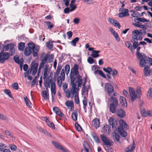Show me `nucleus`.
<instances>
[{
	"mask_svg": "<svg viewBox=\"0 0 152 152\" xmlns=\"http://www.w3.org/2000/svg\"><path fill=\"white\" fill-rule=\"evenodd\" d=\"M120 101L122 106L124 107H127V102L125 98L123 96L120 97Z\"/></svg>",
	"mask_w": 152,
	"mask_h": 152,
	"instance_id": "obj_15",
	"label": "nucleus"
},
{
	"mask_svg": "<svg viewBox=\"0 0 152 152\" xmlns=\"http://www.w3.org/2000/svg\"><path fill=\"white\" fill-rule=\"evenodd\" d=\"M28 46L27 47H29L31 50H33L36 48L34 44L32 42L28 43Z\"/></svg>",
	"mask_w": 152,
	"mask_h": 152,
	"instance_id": "obj_47",
	"label": "nucleus"
},
{
	"mask_svg": "<svg viewBox=\"0 0 152 152\" xmlns=\"http://www.w3.org/2000/svg\"><path fill=\"white\" fill-rule=\"evenodd\" d=\"M10 55L7 52L3 53L1 52L0 53V63H3L4 62L5 60H7L9 57Z\"/></svg>",
	"mask_w": 152,
	"mask_h": 152,
	"instance_id": "obj_8",
	"label": "nucleus"
},
{
	"mask_svg": "<svg viewBox=\"0 0 152 152\" xmlns=\"http://www.w3.org/2000/svg\"><path fill=\"white\" fill-rule=\"evenodd\" d=\"M7 147V145L1 143L0 144V151H3L5 148Z\"/></svg>",
	"mask_w": 152,
	"mask_h": 152,
	"instance_id": "obj_49",
	"label": "nucleus"
},
{
	"mask_svg": "<svg viewBox=\"0 0 152 152\" xmlns=\"http://www.w3.org/2000/svg\"><path fill=\"white\" fill-rule=\"evenodd\" d=\"M14 60L16 63L18 64H20V62H19V58L18 56H15L14 57Z\"/></svg>",
	"mask_w": 152,
	"mask_h": 152,
	"instance_id": "obj_57",
	"label": "nucleus"
},
{
	"mask_svg": "<svg viewBox=\"0 0 152 152\" xmlns=\"http://www.w3.org/2000/svg\"><path fill=\"white\" fill-rule=\"evenodd\" d=\"M115 22L114 23L113 25H114L115 26H117L118 27V29H120V28L121 26L119 23L116 20H115Z\"/></svg>",
	"mask_w": 152,
	"mask_h": 152,
	"instance_id": "obj_64",
	"label": "nucleus"
},
{
	"mask_svg": "<svg viewBox=\"0 0 152 152\" xmlns=\"http://www.w3.org/2000/svg\"><path fill=\"white\" fill-rule=\"evenodd\" d=\"M131 12H133L131 15L133 17H138L141 16V15L138 12H135L133 11H131Z\"/></svg>",
	"mask_w": 152,
	"mask_h": 152,
	"instance_id": "obj_41",
	"label": "nucleus"
},
{
	"mask_svg": "<svg viewBox=\"0 0 152 152\" xmlns=\"http://www.w3.org/2000/svg\"><path fill=\"white\" fill-rule=\"evenodd\" d=\"M128 88L129 92L131 97V102H133L135 100L136 98L137 97L135 90L134 88L130 87H129Z\"/></svg>",
	"mask_w": 152,
	"mask_h": 152,
	"instance_id": "obj_9",
	"label": "nucleus"
},
{
	"mask_svg": "<svg viewBox=\"0 0 152 152\" xmlns=\"http://www.w3.org/2000/svg\"><path fill=\"white\" fill-rule=\"evenodd\" d=\"M9 147L13 151H15L17 149V146L15 145H11Z\"/></svg>",
	"mask_w": 152,
	"mask_h": 152,
	"instance_id": "obj_62",
	"label": "nucleus"
},
{
	"mask_svg": "<svg viewBox=\"0 0 152 152\" xmlns=\"http://www.w3.org/2000/svg\"><path fill=\"white\" fill-rule=\"evenodd\" d=\"M104 89L108 95L111 97L108 99L110 102L109 109L112 113H114L118 106V101L116 98L113 96H115V94L114 92V88L110 84L106 83L105 84Z\"/></svg>",
	"mask_w": 152,
	"mask_h": 152,
	"instance_id": "obj_2",
	"label": "nucleus"
},
{
	"mask_svg": "<svg viewBox=\"0 0 152 152\" xmlns=\"http://www.w3.org/2000/svg\"><path fill=\"white\" fill-rule=\"evenodd\" d=\"M4 92L6 94L9 96L10 98H13L11 93L9 89H5L4 90Z\"/></svg>",
	"mask_w": 152,
	"mask_h": 152,
	"instance_id": "obj_40",
	"label": "nucleus"
},
{
	"mask_svg": "<svg viewBox=\"0 0 152 152\" xmlns=\"http://www.w3.org/2000/svg\"><path fill=\"white\" fill-rule=\"evenodd\" d=\"M92 137L95 141L97 143H99L100 142V141L98 137L96 135V134H92Z\"/></svg>",
	"mask_w": 152,
	"mask_h": 152,
	"instance_id": "obj_44",
	"label": "nucleus"
},
{
	"mask_svg": "<svg viewBox=\"0 0 152 152\" xmlns=\"http://www.w3.org/2000/svg\"><path fill=\"white\" fill-rule=\"evenodd\" d=\"M47 60V57H45L42 60V61L39 65V67L38 72V74H39V73L41 69L43 68L44 65L45 64Z\"/></svg>",
	"mask_w": 152,
	"mask_h": 152,
	"instance_id": "obj_16",
	"label": "nucleus"
},
{
	"mask_svg": "<svg viewBox=\"0 0 152 152\" xmlns=\"http://www.w3.org/2000/svg\"><path fill=\"white\" fill-rule=\"evenodd\" d=\"M94 73L96 75L98 74L100 75L103 77L105 78H106V76L103 73V72L101 70H96L94 72Z\"/></svg>",
	"mask_w": 152,
	"mask_h": 152,
	"instance_id": "obj_25",
	"label": "nucleus"
},
{
	"mask_svg": "<svg viewBox=\"0 0 152 152\" xmlns=\"http://www.w3.org/2000/svg\"><path fill=\"white\" fill-rule=\"evenodd\" d=\"M132 39L131 40L134 41H141L142 39V35L139 34V31L135 30L133 31L132 32Z\"/></svg>",
	"mask_w": 152,
	"mask_h": 152,
	"instance_id": "obj_5",
	"label": "nucleus"
},
{
	"mask_svg": "<svg viewBox=\"0 0 152 152\" xmlns=\"http://www.w3.org/2000/svg\"><path fill=\"white\" fill-rule=\"evenodd\" d=\"M77 90H76V92L74 94L72 93V98L73 97V96L74 95V98L75 102L77 104H78L79 103V101L78 97V94L77 92Z\"/></svg>",
	"mask_w": 152,
	"mask_h": 152,
	"instance_id": "obj_19",
	"label": "nucleus"
},
{
	"mask_svg": "<svg viewBox=\"0 0 152 152\" xmlns=\"http://www.w3.org/2000/svg\"><path fill=\"white\" fill-rule=\"evenodd\" d=\"M65 104L67 107H72V105H73V102L68 101L66 102L65 103Z\"/></svg>",
	"mask_w": 152,
	"mask_h": 152,
	"instance_id": "obj_51",
	"label": "nucleus"
},
{
	"mask_svg": "<svg viewBox=\"0 0 152 152\" xmlns=\"http://www.w3.org/2000/svg\"><path fill=\"white\" fill-rule=\"evenodd\" d=\"M70 88V91H69L68 90L64 91L66 94V97L68 98L71 97L72 98V93L71 92V89Z\"/></svg>",
	"mask_w": 152,
	"mask_h": 152,
	"instance_id": "obj_34",
	"label": "nucleus"
},
{
	"mask_svg": "<svg viewBox=\"0 0 152 152\" xmlns=\"http://www.w3.org/2000/svg\"><path fill=\"white\" fill-rule=\"evenodd\" d=\"M52 144L58 149H60V148L63 146L59 145L57 142L53 141L52 142Z\"/></svg>",
	"mask_w": 152,
	"mask_h": 152,
	"instance_id": "obj_35",
	"label": "nucleus"
},
{
	"mask_svg": "<svg viewBox=\"0 0 152 152\" xmlns=\"http://www.w3.org/2000/svg\"><path fill=\"white\" fill-rule=\"evenodd\" d=\"M38 66V64L34 61L31 63V72L32 75H34L36 74Z\"/></svg>",
	"mask_w": 152,
	"mask_h": 152,
	"instance_id": "obj_7",
	"label": "nucleus"
},
{
	"mask_svg": "<svg viewBox=\"0 0 152 152\" xmlns=\"http://www.w3.org/2000/svg\"><path fill=\"white\" fill-rule=\"evenodd\" d=\"M25 47V43L23 42H20L18 45V50L21 51H23Z\"/></svg>",
	"mask_w": 152,
	"mask_h": 152,
	"instance_id": "obj_23",
	"label": "nucleus"
},
{
	"mask_svg": "<svg viewBox=\"0 0 152 152\" xmlns=\"http://www.w3.org/2000/svg\"><path fill=\"white\" fill-rule=\"evenodd\" d=\"M83 108L85 110V111L86 112V106L87 105V100L86 99V96H83Z\"/></svg>",
	"mask_w": 152,
	"mask_h": 152,
	"instance_id": "obj_24",
	"label": "nucleus"
},
{
	"mask_svg": "<svg viewBox=\"0 0 152 152\" xmlns=\"http://www.w3.org/2000/svg\"><path fill=\"white\" fill-rule=\"evenodd\" d=\"M54 41L51 42V41H49L46 43L47 47L49 49H51L53 48V42H54Z\"/></svg>",
	"mask_w": 152,
	"mask_h": 152,
	"instance_id": "obj_39",
	"label": "nucleus"
},
{
	"mask_svg": "<svg viewBox=\"0 0 152 152\" xmlns=\"http://www.w3.org/2000/svg\"><path fill=\"white\" fill-rule=\"evenodd\" d=\"M87 61L88 63L90 64H93L94 62V59L91 57H88V58Z\"/></svg>",
	"mask_w": 152,
	"mask_h": 152,
	"instance_id": "obj_61",
	"label": "nucleus"
},
{
	"mask_svg": "<svg viewBox=\"0 0 152 152\" xmlns=\"http://www.w3.org/2000/svg\"><path fill=\"white\" fill-rule=\"evenodd\" d=\"M78 66L75 64L71 70L70 78L72 86L71 92L74 94L79 87H80L82 83V77L79 74L78 71Z\"/></svg>",
	"mask_w": 152,
	"mask_h": 152,
	"instance_id": "obj_1",
	"label": "nucleus"
},
{
	"mask_svg": "<svg viewBox=\"0 0 152 152\" xmlns=\"http://www.w3.org/2000/svg\"><path fill=\"white\" fill-rule=\"evenodd\" d=\"M45 23L47 25L48 29L52 28L53 26V23L50 21H45Z\"/></svg>",
	"mask_w": 152,
	"mask_h": 152,
	"instance_id": "obj_38",
	"label": "nucleus"
},
{
	"mask_svg": "<svg viewBox=\"0 0 152 152\" xmlns=\"http://www.w3.org/2000/svg\"><path fill=\"white\" fill-rule=\"evenodd\" d=\"M47 58L48 62L50 63L53 60L54 58V55L52 54H50L48 56Z\"/></svg>",
	"mask_w": 152,
	"mask_h": 152,
	"instance_id": "obj_42",
	"label": "nucleus"
},
{
	"mask_svg": "<svg viewBox=\"0 0 152 152\" xmlns=\"http://www.w3.org/2000/svg\"><path fill=\"white\" fill-rule=\"evenodd\" d=\"M145 29H141L140 31H139V34H140L142 36V35H144L146 34V32L145 30Z\"/></svg>",
	"mask_w": 152,
	"mask_h": 152,
	"instance_id": "obj_63",
	"label": "nucleus"
},
{
	"mask_svg": "<svg viewBox=\"0 0 152 152\" xmlns=\"http://www.w3.org/2000/svg\"><path fill=\"white\" fill-rule=\"evenodd\" d=\"M136 55L140 61L139 65L141 67H144L146 64L152 65V59L147 57L143 53H140L139 51L140 49V47L136 48Z\"/></svg>",
	"mask_w": 152,
	"mask_h": 152,
	"instance_id": "obj_3",
	"label": "nucleus"
},
{
	"mask_svg": "<svg viewBox=\"0 0 152 152\" xmlns=\"http://www.w3.org/2000/svg\"><path fill=\"white\" fill-rule=\"evenodd\" d=\"M113 136L115 140L117 142L119 140L120 137L118 133L114 132Z\"/></svg>",
	"mask_w": 152,
	"mask_h": 152,
	"instance_id": "obj_52",
	"label": "nucleus"
},
{
	"mask_svg": "<svg viewBox=\"0 0 152 152\" xmlns=\"http://www.w3.org/2000/svg\"><path fill=\"white\" fill-rule=\"evenodd\" d=\"M14 46V45L13 44H10V52L12 56L14 55L15 53V50Z\"/></svg>",
	"mask_w": 152,
	"mask_h": 152,
	"instance_id": "obj_22",
	"label": "nucleus"
},
{
	"mask_svg": "<svg viewBox=\"0 0 152 152\" xmlns=\"http://www.w3.org/2000/svg\"><path fill=\"white\" fill-rule=\"evenodd\" d=\"M119 123L120 126L118 127V132L121 136L125 137L126 136L127 134L124 130H126L128 129V126L123 119H121L119 121Z\"/></svg>",
	"mask_w": 152,
	"mask_h": 152,
	"instance_id": "obj_4",
	"label": "nucleus"
},
{
	"mask_svg": "<svg viewBox=\"0 0 152 152\" xmlns=\"http://www.w3.org/2000/svg\"><path fill=\"white\" fill-rule=\"evenodd\" d=\"M75 126L76 129L78 131L80 132L82 130V128L78 124V123L76 122L75 124Z\"/></svg>",
	"mask_w": 152,
	"mask_h": 152,
	"instance_id": "obj_50",
	"label": "nucleus"
},
{
	"mask_svg": "<svg viewBox=\"0 0 152 152\" xmlns=\"http://www.w3.org/2000/svg\"><path fill=\"white\" fill-rule=\"evenodd\" d=\"M32 53V50L29 47H26L24 50V54L26 56H30Z\"/></svg>",
	"mask_w": 152,
	"mask_h": 152,
	"instance_id": "obj_20",
	"label": "nucleus"
},
{
	"mask_svg": "<svg viewBox=\"0 0 152 152\" xmlns=\"http://www.w3.org/2000/svg\"><path fill=\"white\" fill-rule=\"evenodd\" d=\"M92 125L96 128H98L100 125L99 120L97 118H95L92 121Z\"/></svg>",
	"mask_w": 152,
	"mask_h": 152,
	"instance_id": "obj_14",
	"label": "nucleus"
},
{
	"mask_svg": "<svg viewBox=\"0 0 152 152\" xmlns=\"http://www.w3.org/2000/svg\"><path fill=\"white\" fill-rule=\"evenodd\" d=\"M148 65L151 66L152 65L146 64V65L144 66H145L144 69V75L145 77L150 76V68L149 66H147Z\"/></svg>",
	"mask_w": 152,
	"mask_h": 152,
	"instance_id": "obj_13",
	"label": "nucleus"
},
{
	"mask_svg": "<svg viewBox=\"0 0 152 152\" xmlns=\"http://www.w3.org/2000/svg\"><path fill=\"white\" fill-rule=\"evenodd\" d=\"M109 124L111 126L112 128L115 129L116 128L117 123L116 121L113 118L110 117L108 120Z\"/></svg>",
	"mask_w": 152,
	"mask_h": 152,
	"instance_id": "obj_12",
	"label": "nucleus"
},
{
	"mask_svg": "<svg viewBox=\"0 0 152 152\" xmlns=\"http://www.w3.org/2000/svg\"><path fill=\"white\" fill-rule=\"evenodd\" d=\"M100 52V50H93L92 51V53L91 55V56L93 58H97L100 55L98 54V53H99Z\"/></svg>",
	"mask_w": 152,
	"mask_h": 152,
	"instance_id": "obj_21",
	"label": "nucleus"
},
{
	"mask_svg": "<svg viewBox=\"0 0 152 152\" xmlns=\"http://www.w3.org/2000/svg\"><path fill=\"white\" fill-rule=\"evenodd\" d=\"M141 113L142 115L144 117H146L148 116L150 117L152 116V113L149 110L146 111H145V110H142Z\"/></svg>",
	"mask_w": 152,
	"mask_h": 152,
	"instance_id": "obj_18",
	"label": "nucleus"
},
{
	"mask_svg": "<svg viewBox=\"0 0 152 152\" xmlns=\"http://www.w3.org/2000/svg\"><path fill=\"white\" fill-rule=\"evenodd\" d=\"M70 8L71 12L75 10L77 8V6L75 4H70Z\"/></svg>",
	"mask_w": 152,
	"mask_h": 152,
	"instance_id": "obj_53",
	"label": "nucleus"
},
{
	"mask_svg": "<svg viewBox=\"0 0 152 152\" xmlns=\"http://www.w3.org/2000/svg\"><path fill=\"white\" fill-rule=\"evenodd\" d=\"M42 96L45 99H49V94L48 92L46 91H42Z\"/></svg>",
	"mask_w": 152,
	"mask_h": 152,
	"instance_id": "obj_31",
	"label": "nucleus"
},
{
	"mask_svg": "<svg viewBox=\"0 0 152 152\" xmlns=\"http://www.w3.org/2000/svg\"><path fill=\"white\" fill-rule=\"evenodd\" d=\"M77 116L78 113L77 111H75L72 113V117L74 121H76L77 120Z\"/></svg>",
	"mask_w": 152,
	"mask_h": 152,
	"instance_id": "obj_33",
	"label": "nucleus"
},
{
	"mask_svg": "<svg viewBox=\"0 0 152 152\" xmlns=\"http://www.w3.org/2000/svg\"><path fill=\"white\" fill-rule=\"evenodd\" d=\"M61 76H58L57 77V83L59 86L61 87L62 85V81L64 80L65 74L64 70V69L61 70Z\"/></svg>",
	"mask_w": 152,
	"mask_h": 152,
	"instance_id": "obj_6",
	"label": "nucleus"
},
{
	"mask_svg": "<svg viewBox=\"0 0 152 152\" xmlns=\"http://www.w3.org/2000/svg\"><path fill=\"white\" fill-rule=\"evenodd\" d=\"M134 150V147L132 148L131 145H130L126 148V152H133Z\"/></svg>",
	"mask_w": 152,
	"mask_h": 152,
	"instance_id": "obj_48",
	"label": "nucleus"
},
{
	"mask_svg": "<svg viewBox=\"0 0 152 152\" xmlns=\"http://www.w3.org/2000/svg\"><path fill=\"white\" fill-rule=\"evenodd\" d=\"M119 11L120 12H121L118 14V16L120 18H122L129 15V14L128 13L129 10L127 9L124 8L120 9Z\"/></svg>",
	"mask_w": 152,
	"mask_h": 152,
	"instance_id": "obj_11",
	"label": "nucleus"
},
{
	"mask_svg": "<svg viewBox=\"0 0 152 152\" xmlns=\"http://www.w3.org/2000/svg\"><path fill=\"white\" fill-rule=\"evenodd\" d=\"M56 115L59 116L61 117H63L64 116V114L62 113L60 110L57 113H56Z\"/></svg>",
	"mask_w": 152,
	"mask_h": 152,
	"instance_id": "obj_55",
	"label": "nucleus"
},
{
	"mask_svg": "<svg viewBox=\"0 0 152 152\" xmlns=\"http://www.w3.org/2000/svg\"><path fill=\"white\" fill-rule=\"evenodd\" d=\"M12 87L15 90H18V83H14L12 85Z\"/></svg>",
	"mask_w": 152,
	"mask_h": 152,
	"instance_id": "obj_54",
	"label": "nucleus"
},
{
	"mask_svg": "<svg viewBox=\"0 0 152 152\" xmlns=\"http://www.w3.org/2000/svg\"><path fill=\"white\" fill-rule=\"evenodd\" d=\"M103 70L104 72L108 73H110L112 71V68L109 67H107L106 68H103Z\"/></svg>",
	"mask_w": 152,
	"mask_h": 152,
	"instance_id": "obj_46",
	"label": "nucleus"
},
{
	"mask_svg": "<svg viewBox=\"0 0 152 152\" xmlns=\"http://www.w3.org/2000/svg\"><path fill=\"white\" fill-rule=\"evenodd\" d=\"M110 131V128L107 126V125L104 126L103 128V131L106 134H109Z\"/></svg>",
	"mask_w": 152,
	"mask_h": 152,
	"instance_id": "obj_29",
	"label": "nucleus"
},
{
	"mask_svg": "<svg viewBox=\"0 0 152 152\" xmlns=\"http://www.w3.org/2000/svg\"><path fill=\"white\" fill-rule=\"evenodd\" d=\"M105 149L106 151L110 152H113V150L112 148L109 146H106Z\"/></svg>",
	"mask_w": 152,
	"mask_h": 152,
	"instance_id": "obj_59",
	"label": "nucleus"
},
{
	"mask_svg": "<svg viewBox=\"0 0 152 152\" xmlns=\"http://www.w3.org/2000/svg\"><path fill=\"white\" fill-rule=\"evenodd\" d=\"M147 98L149 99L152 98V88H150L147 92Z\"/></svg>",
	"mask_w": 152,
	"mask_h": 152,
	"instance_id": "obj_28",
	"label": "nucleus"
},
{
	"mask_svg": "<svg viewBox=\"0 0 152 152\" xmlns=\"http://www.w3.org/2000/svg\"><path fill=\"white\" fill-rule=\"evenodd\" d=\"M45 121L49 127H51L53 129H55V127L53 123L50 122V121L47 118L46 119Z\"/></svg>",
	"mask_w": 152,
	"mask_h": 152,
	"instance_id": "obj_32",
	"label": "nucleus"
},
{
	"mask_svg": "<svg viewBox=\"0 0 152 152\" xmlns=\"http://www.w3.org/2000/svg\"><path fill=\"white\" fill-rule=\"evenodd\" d=\"M126 46L129 48L131 51L133 52V50L132 48V46L131 43L129 41H126Z\"/></svg>",
	"mask_w": 152,
	"mask_h": 152,
	"instance_id": "obj_43",
	"label": "nucleus"
},
{
	"mask_svg": "<svg viewBox=\"0 0 152 152\" xmlns=\"http://www.w3.org/2000/svg\"><path fill=\"white\" fill-rule=\"evenodd\" d=\"M70 66L69 64H66L65 67V70L66 75H68L70 71Z\"/></svg>",
	"mask_w": 152,
	"mask_h": 152,
	"instance_id": "obj_45",
	"label": "nucleus"
},
{
	"mask_svg": "<svg viewBox=\"0 0 152 152\" xmlns=\"http://www.w3.org/2000/svg\"><path fill=\"white\" fill-rule=\"evenodd\" d=\"M79 38L78 37L75 38L74 39L70 42L71 45L73 46H75L76 43L79 41Z\"/></svg>",
	"mask_w": 152,
	"mask_h": 152,
	"instance_id": "obj_26",
	"label": "nucleus"
},
{
	"mask_svg": "<svg viewBox=\"0 0 152 152\" xmlns=\"http://www.w3.org/2000/svg\"><path fill=\"white\" fill-rule=\"evenodd\" d=\"M84 148L85 149H88L89 148V146L88 143L86 142H84L83 143Z\"/></svg>",
	"mask_w": 152,
	"mask_h": 152,
	"instance_id": "obj_58",
	"label": "nucleus"
},
{
	"mask_svg": "<svg viewBox=\"0 0 152 152\" xmlns=\"http://www.w3.org/2000/svg\"><path fill=\"white\" fill-rule=\"evenodd\" d=\"M113 34L114 36L115 37L116 40L117 41H119L120 40V39L118 34L115 31L113 33Z\"/></svg>",
	"mask_w": 152,
	"mask_h": 152,
	"instance_id": "obj_60",
	"label": "nucleus"
},
{
	"mask_svg": "<svg viewBox=\"0 0 152 152\" xmlns=\"http://www.w3.org/2000/svg\"><path fill=\"white\" fill-rule=\"evenodd\" d=\"M100 136L102 140L104 145L111 146L113 145L112 142L109 140L103 134H101Z\"/></svg>",
	"mask_w": 152,
	"mask_h": 152,
	"instance_id": "obj_10",
	"label": "nucleus"
},
{
	"mask_svg": "<svg viewBox=\"0 0 152 152\" xmlns=\"http://www.w3.org/2000/svg\"><path fill=\"white\" fill-rule=\"evenodd\" d=\"M136 93H137V98H139L140 96V95L141 94V91L140 88L136 90Z\"/></svg>",
	"mask_w": 152,
	"mask_h": 152,
	"instance_id": "obj_56",
	"label": "nucleus"
},
{
	"mask_svg": "<svg viewBox=\"0 0 152 152\" xmlns=\"http://www.w3.org/2000/svg\"><path fill=\"white\" fill-rule=\"evenodd\" d=\"M62 66L61 65H58L56 70V72L55 74V75L56 76H58L59 75L61 70V69Z\"/></svg>",
	"mask_w": 152,
	"mask_h": 152,
	"instance_id": "obj_36",
	"label": "nucleus"
},
{
	"mask_svg": "<svg viewBox=\"0 0 152 152\" xmlns=\"http://www.w3.org/2000/svg\"><path fill=\"white\" fill-rule=\"evenodd\" d=\"M131 41L133 43L132 47L134 49L136 48L139 45V43L137 42L138 41L131 40Z\"/></svg>",
	"mask_w": 152,
	"mask_h": 152,
	"instance_id": "obj_27",
	"label": "nucleus"
},
{
	"mask_svg": "<svg viewBox=\"0 0 152 152\" xmlns=\"http://www.w3.org/2000/svg\"><path fill=\"white\" fill-rule=\"evenodd\" d=\"M32 50L33 51L32 53L33 56L34 57H37L38 56V53L39 50V48L36 47Z\"/></svg>",
	"mask_w": 152,
	"mask_h": 152,
	"instance_id": "obj_37",
	"label": "nucleus"
},
{
	"mask_svg": "<svg viewBox=\"0 0 152 152\" xmlns=\"http://www.w3.org/2000/svg\"><path fill=\"white\" fill-rule=\"evenodd\" d=\"M24 101L26 105L29 107H31V103L28 100L27 97L26 96H24Z\"/></svg>",
	"mask_w": 152,
	"mask_h": 152,
	"instance_id": "obj_30",
	"label": "nucleus"
},
{
	"mask_svg": "<svg viewBox=\"0 0 152 152\" xmlns=\"http://www.w3.org/2000/svg\"><path fill=\"white\" fill-rule=\"evenodd\" d=\"M117 115L120 118L124 117L125 115V113L122 109H120L117 110L116 113Z\"/></svg>",
	"mask_w": 152,
	"mask_h": 152,
	"instance_id": "obj_17",
	"label": "nucleus"
}]
</instances>
